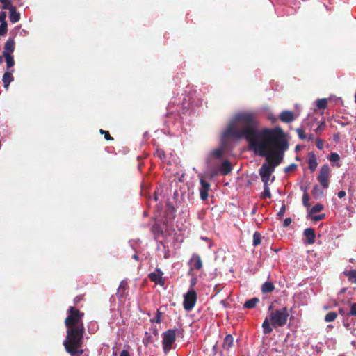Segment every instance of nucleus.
<instances>
[{"label":"nucleus","mask_w":356,"mask_h":356,"mask_svg":"<svg viewBox=\"0 0 356 356\" xmlns=\"http://www.w3.org/2000/svg\"><path fill=\"white\" fill-rule=\"evenodd\" d=\"M259 122L257 115L254 111H241L235 114L223 133V138L233 137L245 138L252 149L260 147L261 152L264 146L261 143L262 133L266 130H276V128H265L259 130Z\"/></svg>","instance_id":"1"},{"label":"nucleus","mask_w":356,"mask_h":356,"mask_svg":"<svg viewBox=\"0 0 356 356\" xmlns=\"http://www.w3.org/2000/svg\"><path fill=\"white\" fill-rule=\"evenodd\" d=\"M261 136L264 151L261 152L260 147H254L253 150L260 156H265L266 161L275 169L282 163L284 153L289 147L284 134L280 127H276V130L264 131Z\"/></svg>","instance_id":"2"},{"label":"nucleus","mask_w":356,"mask_h":356,"mask_svg":"<svg viewBox=\"0 0 356 356\" xmlns=\"http://www.w3.org/2000/svg\"><path fill=\"white\" fill-rule=\"evenodd\" d=\"M83 316L84 313L74 307L67 309V316L64 321L67 328L66 337L63 344L66 352L72 356H80L83 353L81 349L85 333Z\"/></svg>","instance_id":"3"},{"label":"nucleus","mask_w":356,"mask_h":356,"mask_svg":"<svg viewBox=\"0 0 356 356\" xmlns=\"http://www.w3.org/2000/svg\"><path fill=\"white\" fill-rule=\"evenodd\" d=\"M268 316L266 317L262 323L263 332L265 334L271 333L273 327H284L290 316L289 309L287 307L273 309V305H271L268 307Z\"/></svg>","instance_id":"4"},{"label":"nucleus","mask_w":356,"mask_h":356,"mask_svg":"<svg viewBox=\"0 0 356 356\" xmlns=\"http://www.w3.org/2000/svg\"><path fill=\"white\" fill-rule=\"evenodd\" d=\"M183 330L181 329H169L163 332L162 346L165 353H168L172 348V344L176 340V336L182 334Z\"/></svg>","instance_id":"5"},{"label":"nucleus","mask_w":356,"mask_h":356,"mask_svg":"<svg viewBox=\"0 0 356 356\" xmlns=\"http://www.w3.org/2000/svg\"><path fill=\"white\" fill-rule=\"evenodd\" d=\"M197 299V295L195 290H189L184 296V308L186 311H191L195 306Z\"/></svg>","instance_id":"6"},{"label":"nucleus","mask_w":356,"mask_h":356,"mask_svg":"<svg viewBox=\"0 0 356 356\" xmlns=\"http://www.w3.org/2000/svg\"><path fill=\"white\" fill-rule=\"evenodd\" d=\"M275 168L266 161L264 162L259 170V174L264 184L268 183Z\"/></svg>","instance_id":"7"},{"label":"nucleus","mask_w":356,"mask_h":356,"mask_svg":"<svg viewBox=\"0 0 356 356\" xmlns=\"http://www.w3.org/2000/svg\"><path fill=\"white\" fill-rule=\"evenodd\" d=\"M330 172L328 165H323L319 170L317 179L323 188H327L329 186Z\"/></svg>","instance_id":"8"},{"label":"nucleus","mask_w":356,"mask_h":356,"mask_svg":"<svg viewBox=\"0 0 356 356\" xmlns=\"http://www.w3.org/2000/svg\"><path fill=\"white\" fill-rule=\"evenodd\" d=\"M232 170V166L229 161H224L218 169L211 168L210 170V175L211 177L217 175L220 172L222 175L225 176L229 174Z\"/></svg>","instance_id":"9"},{"label":"nucleus","mask_w":356,"mask_h":356,"mask_svg":"<svg viewBox=\"0 0 356 356\" xmlns=\"http://www.w3.org/2000/svg\"><path fill=\"white\" fill-rule=\"evenodd\" d=\"M190 270H200L202 268V261L200 256L197 253H193L189 260Z\"/></svg>","instance_id":"10"},{"label":"nucleus","mask_w":356,"mask_h":356,"mask_svg":"<svg viewBox=\"0 0 356 356\" xmlns=\"http://www.w3.org/2000/svg\"><path fill=\"white\" fill-rule=\"evenodd\" d=\"M201 187L200 188V198L202 200H207L209 197V191L210 189V184L207 181L201 179H200Z\"/></svg>","instance_id":"11"},{"label":"nucleus","mask_w":356,"mask_h":356,"mask_svg":"<svg viewBox=\"0 0 356 356\" xmlns=\"http://www.w3.org/2000/svg\"><path fill=\"white\" fill-rule=\"evenodd\" d=\"M280 120L283 122L289 123L295 120V116L293 112L285 110L280 114Z\"/></svg>","instance_id":"12"},{"label":"nucleus","mask_w":356,"mask_h":356,"mask_svg":"<svg viewBox=\"0 0 356 356\" xmlns=\"http://www.w3.org/2000/svg\"><path fill=\"white\" fill-rule=\"evenodd\" d=\"M303 234L306 237L308 244L314 243L316 238V233L314 229L307 228L304 230Z\"/></svg>","instance_id":"13"},{"label":"nucleus","mask_w":356,"mask_h":356,"mask_svg":"<svg viewBox=\"0 0 356 356\" xmlns=\"http://www.w3.org/2000/svg\"><path fill=\"white\" fill-rule=\"evenodd\" d=\"M308 165L311 172H314L318 166L316 156L313 152L309 154Z\"/></svg>","instance_id":"14"},{"label":"nucleus","mask_w":356,"mask_h":356,"mask_svg":"<svg viewBox=\"0 0 356 356\" xmlns=\"http://www.w3.org/2000/svg\"><path fill=\"white\" fill-rule=\"evenodd\" d=\"M14 70H12L11 72H6L3 76L2 81L3 83V87L6 88V90L8 89L10 83L13 81L14 77L12 75V72Z\"/></svg>","instance_id":"15"},{"label":"nucleus","mask_w":356,"mask_h":356,"mask_svg":"<svg viewBox=\"0 0 356 356\" xmlns=\"http://www.w3.org/2000/svg\"><path fill=\"white\" fill-rule=\"evenodd\" d=\"M10 15H9V19L12 23H16L19 21L20 19V13L17 11L16 7H12L9 10Z\"/></svg>","instance_id":"16"},{"label":"nucleus","mask_w":356,"mask_h":356,"mask_svg":"<svg viewBox=\"0 0 356 356\" xmlns=\"http://www.w3.org/2000/svg\"><path fill=\"white\" fill-rule=\"evenodd\" d=\"M128 290V284L125 281H122L120 283L119 287L118 289L116 296L122 298L124 297L125 292Z\"/></svg>","instance_id":"17"},{"label":"nucleus","mask_w":356,"mask_h":356,"mask_svg":"<svg viewBox=\"0 0 356 356\" xmlns=\"http://www.w3.org/2000/svg\"><path fill=\"white\" fill-rule=\"evenodd\" d=\"M234 344V338L232 334H227L224 339L222 347L225 350H229Z\"/></svg>","instance_id":"18"},{"label":"nucleus","mask_w":356,"mask_h":356,"mask_svg":"<svg viewBox=\"0 0 356 356\" xmlns=\"http://www.w3.org/2000/svg\"><path fill=\"white\" fill-rule=\"evenodd\" d=\"M15 43L13 39L9 38L4 45V51L3 52H8V54H11L15 50Z\"/></svg>","instance_id":"19"},{"label":"nucleus","mask_w":356,"mask_h":356,"mask_svg":"<svg viewBox=\"0 0 356 356\" xmlns=\"http://www.w3.org/2000/svg\"><path fill=\"white\" fill-rule=\"evenodd\" d=\"M274 289L275 286L271 282H266L261 286V291L263 293H271Z\"/></svg>","instance_id":"20"},{"label":"nucleus","mask_w":356,"mask_h":356,"mask_svg":"<svg viewBox=\"0 0 356 356\" xmlns=\"http://www.w3.org/2000/svg\"><path fill=\"white\" fill-rule=\"evenodd\" d=\"M224 152H225V149L223 147H218V148L211 151L210 153V156L220 159L222 158Z\"/></svg>","instance_id":"21"},{"label":"nucleus","mask_w":356,"mask_h":356,"mask_svg":"<svg viewBox=\"0 0 356 356\" xmlns=\"http://www.w3.org/2000/svg\"><path fill=\"white\" fill-rule=\"evenodd\" d=\"M151 232L154 234L155 238H159L163 234V230L160 225L154 224L152 228Z\"/></svg>","instance_id":"22"},{"label":"nucleus","mask_w":356,"mask_h":356,"mask_svg":"<svg viewBox=\"0 0 356 356\" xmlns=\"http://www.w3.org/2000/svg\"><path fill=\"white\" fill-rule=\"evenodd\" d=\"M260 197L261 199H269L271 197L269 183L264 184V191L261 193Z\"/></svg>","instance_id":"23"},{"label":"nucleus","mask_w":356,"mask_h":356,"mask_svg":"<svg viewBox=\"0 0 356 356\" xmlns=\"http://www.w3.org/2000/svg\"><path fill=\"white\" fill-rule=\"evenodd\" d=\"M259 302V299L258 298H252L248 300H247L243 307L248 309H252L256 307L257 304Z\"/></svg>","instance_id":"24"},{"label":"nucleus","mask_w":356,"mask_h":356,"mask_svg":"<svg viewBox=\"0 0 356 356\" xmlns=\"http://www.w3.org/2000/svg\"><path fill=\"white\" fill-rule=\"evenodd\" d=\"M3 55L5 57L6 66L8 68H10L15 65L14 58L13 56L8 54V52H3Z\"/></svg>","instance_id":"25"},{"label":"nucleus","mask_w":356,"mask_h":356,"mask_svg":"<svg viewBox=\"0 0 356 356\" xmlns=\"http://www.w3.org/2000/svg\"><path fill=\"white\" fill-rule=\"evenodd\" d=\"M312 195L315 199H319L323 195V191L318 185H315L312 191Z\"/></svg>","instance_id":"26"},{"label":"nucleus","mask_w":356,"mask_h":356,"mask_svg":"<svg viewBox=\"0 0 356 356\" xmlns=\"http://www.w3.org/2000/svg\"><path fill=\"white\" fill-rule=\"evenodd\" d=\"M343 274L348 277L350 282L356 284V270L344 271Z\"/></svg>","instance_id":"27"},{"label":"nucleus","mask_w":356,"mask_h":356,"mask_svg":"<svg viewBox=\"0 0 356 356\" xmlns=\"http://www.w3.org/2000/svg\"><path fill=\"white\" fill-rule=\"evenodd\" d=\"M148 277L152 282H154L156 284H161L162 282L161 276L156 273H151L149 274Z\"/></svg>","instance_id":"28"},{"label":"nucleus","mask_w":356,"mask_h":356,"mask_svg":"<svg viewBox=\"0 0 356 356\" xmlns=\"http://www.w3.org/2000/svg\"><path fill=\"white\" fill-rule=\"evenodd\" d=\"M316 105L318 109H325L327 106V100L325 98L318 99Z\"/></svg>","instance_id":"29"},{"label":"nucleus","mask_w":356,"mask_h":356,"mask_svg":"<svg viewBox=\"0 0 356 356\" xmlns=\"http://www.w3.org/2000/svg\"><path fill=\"white\" fill-rule=\"evenodd\" d=\"M163 315V312L160 311V309L156 310V316L150 319L152 323H161V317Z\"/></svg>","instance_id":"30"},{"label":"nucleus","mask_w":356,"mask_h":356,"mask_svg":"<svg viewBox=\"0 0 356 356\" xmlns=\"http://www.w3.org/2000/svg\"><path fill=\"white\" fill-rule=\"evenodd\" d=\"M337 317V313L335 312H330L325 316V321L327 323L334 321Z\"/></svg>","instance_id":"31"},{"label":"nucleus","mask_w":356,"mask_h":356,"mask_svg":"<svg viewBox=\"0 0 356 356\" xmlns=\"http://www.w3.org/2000/svg\"><path fill=\"white\" fill-rule=\"evenodd\" d=\"M261 234L258 232H254V234H253V245L257 246V245H259L261 243Z\"/></svg>","instance_id":"32"},{"label":"nucleus","mask_w":356,"mask_h":356,"mask_svg":"<svg viewBox=\"0 0 356 356\" xmlns=\"http://www.w3.org/2000/svg\"><path fill=\"white\" fill-rule=\"evenodd\" d=\"M323 205L318 203L316 204L314 206L312 207V208L310 210V213H316L321 212L323 209Z\"/></svg>","instance_id":"33"},{"label":"nucleus","mask_w":356,"mask_h":356,"mask_svg":"<svg viewBox=\"0 0 356 356\" xmlns=\"http://www.w3.org/2000/svg\"><path fill=\"white\" fill-rule=\"evenodd\" d=\"M309 202V194L305 192L302 195V204L307 208H309L310 207V204Z\"/></svg>","instance_id":"34"},{"label":"nucleus","mask_w":356,"mask_h":356,"mask_svg":"<svg viewBox=\"0 0 356 356\" xmlns=\"http://www.w3.org/2000/svg\"><path fill=\"white\" fill-rule=\"evenodd\" d=\"M0 2L3 3L2 8L4 10H10V8L14 7L11 5L10 0H0Z\"/></svg>","instance_id":"35"},{"label":"nucleus","mask_w":356,"mask_h":356,"mask_svg":"<svg viewBox=\"0 0 356 356\" xmlns=\"http://www.w3.org/2000/svg\"><path fill=\"white\" fill-rule=\"evenodd\" d=\"M7 22H2L0 24V36H3L7 33Z\"/></svg>","instance_id":"36"},{"label":"nucleus","mask_w":356,"mask_h":356,"mask_svg":"<svg viewBox=\"0 0 356 356\" xmlns=\"http://www.w3.org/2000/svg\"><path fill=\"white\" fill-rule=\"evenodd\" d=\"M154 156H157L161 160H164L165 159V154L162 149H156L154 152Z\"/></svg>","instance_id":"37"},{"label":"nucleus","mask_w":356,"mask_h":356,"mask_svg":"<svg viewBox=\"0 0 356 356\" xmlns=\"http://www.w3.org/2000/svg\"><path fill=\"white\" fill-rule=\"evenodd\" d=\"M328 158L331 162H337L340 159L339 155L336 152H332Z\"/></svg>","instance_id":"38"},{"label":"nucleus","mask_w":356,"mask_h":356,"mask_svg":"<svg viewBox=\"0 0 356 356\" xmlns=\"http://www.w3.org/2000/svg\"><path fill=\"white\" fill-rule=\"evenodd\" d=\"M99 133L102 134V135H104V138L106 140H113V138L111 136L109 132L108 131H105V130H103V129H100L99 130Z\"/></svg>","instance_id":"39"},{"label":"nucleus","mask_w":356,"mask_h":356,"mask_svg":"<svg viewBox=\"0 0 356 356\" xmlns=\"http://www.w3.org/2000/svg\"><path fill=\"white\" fill-rule=\"evenodd\" d=\"M296 133L298 134V137L300 138V139H301V140L306 139V134L305 133V131L302 129L298 128V129H296Z\"/></svg>","instance_id":"40"},{"label":"nucleus","mask_w":356,"mask_h":356,"mask_svg":"<svg viewBox=\"0 0 356 356\" xmlns=\"http://www.w3.org/2000/svg\"><path fill=\"white\" fill-rule=\"evenodd\" d=\"M286 205L285 204H283L282 206V207L280 208L279 212L277 213V217H278V219L279 220H282L284 213H285V211H286Z\"/></svg>","instance_id":"41"},{"label":"nucleus","mask_w":356,"mask_h":356,"mask_svg":"<svg viewBox=\"0 0 356 356\" xmlns=\"http://www.w3.org/2000/svg\"><path fill=\"white\" fill-rule=\"evenodd\" d=\"M316 146L318 149H320V150L323 149V140L320 138H317L316 140Z\"/></svg>","instance_id":"42"},{"label":"nucleus","mask_w":356,"mask_h":356,"mask_svg":"<svg viewBox=\"0 0 356 356\" xmlns=\"http://www.w3.org/2000/svg\"><path fill=\"white\" fill-rule=\"evenodd\" d=\"M296 168H297V165L296 164L291 163V165H289V166L285 168L284 172H289L293 171L295 169H296Z\"/></svg>","instance_id":"43"},{"label":"nucleus","mask_w":356,"mask_h":356,"mask_svg":"<svg viewBox=\"0 0 356 356\" xmlns=\"http://www.w3.org/2000/svg\"><path fill=\"white\" fill-rule=\"evenodd\" d=\"M349 314L350 316H356V303H353L351 305Z\"/></svg>","instance_id":"44"},{"label":"nucleus","mask_w":356,"mask_h":356,"mask_svg":"<svg viewBox=\"0 0 356 356\" xmlns=\"http://www.w3.org/2000/svg\"><path fill=\"white\" fill-rule=\"evenodd\" d=\"M325 218V214L316 215L312 217V220L315 222L320 221Z\"/></svg>","instance_id":"45"},{"label":"nucleus","mask_w":356,"mask_h":356,"mask_svg":"<svg viewBox=\"0 0 356 356\" xmlns=\"http://www.w3.org/2000/svg\"><path fill=\"white\" fill-rule=\"evenodd\" d=\"M6 19V13L4 11H1L0 13V23L7 22Z\"/></svg>","instance_id":"46"},{"label":"nucleus","mask_w":356,"mask_h":356,"mask_svg":"<svg viewBox=\"0 0 356 356\" xmlns=\"http://www.w3.org/2000/svg\"><path fill=\"white\" fill-rule=\"evenodd\" d=\"M291 218H286L284 220V222H283V227H287L290 225V224L291 223Z\"/></svg>","instance_id":"47"},{"label":"nucleus","mask_w":356,"mask_h":356,"mask_svg":"<svg viewBox=\"0 0 356 356\" xmlns=\"http://www.w3.org/2000/svg\"><path fill=\"white\" fill-rule=\"evenodd\" d=\"M325 127V122L324 121L321 122L318 127L316 129L315 131L316 133L322 131Z\"/></svg>","instance_id":"48"},{"label":"nucleus","mask_w":356,"mask_h":356,"mask_svg":"<svg viewBox=\"0 0 356 356\" xmlns=\"http://www.w3.org/2000/svg\"><path fill=\"white\" fill-rule=\"evenodd\" d=\"M339 314H340L341 315H342V316H343V318H346V317H348V316H350L349 312H348V313H347V312L345 311V309H343V308H340V309H339Z\"/></svg>","instance_id":"49"},{"label":"nucleus","mask_w":356,"mask_h":356,"mask_svg":"<svg viewBox=\"0 0 356 356\" xmlns=\"http://www.w3.org/2000/svg\"><path fill=\"white\" fill-rule=\"evenodd\" d=\"M167 206L168 207V209L171 210L172 213H175L176 211L175 207L170 202H168Z\"/></svg>","instance_id":"50"},{"label":"nucleus","mask_w":356,"mask_h":356,"mask_svg":"<svg viewBox=\"0 0 356 356\" xmlns=\"http://www.w3.org/2000/svg\"><path fill=\"white\" fill-rule=\"evenodd\" d=\"M346 195V192L344 191H340L338 192L337 193V196L339 198L341 199L343 197H344Z\"/></svg>","instance_id":"51"},{"label":"nucleus","mask_w":356,"mask_h":356,"mask_svg":"<svg viewBox=\"0 0 356 356\" xmlns=\"http://www.w3.org/2000/svg\"><path fill=\"white\" fill-rule=\"evenodd\" d=\"M343 325L346 327H350V323L348 322V317H346L343 318Z\"/></svg>","instance_id":"52"},{"label":"nucleus","mask_w":356,"mask_h":356,"mask_svg":"<svg viewBox=\"0 0 356 356\" xmlns=\"http://www.w3.org/2000/svg\"><path fill=\"white\" fill-rule=\"evenodd\" d=\"M120 356H130L128 350H123L121 351Z\"/></svg>","instance_id":"53"},{"label":"nucleus","mask_w":356,"mask_h":356,"mask_svg":"<svg viewBox=\"0 0 356 356\" xmlns=\"http://www.w3.org/2000/svg\"><path fill=\"white\" fill-rule=\"evenodd\" d=\"M197 283V278L195 277V278H193L191 280V286H194Z\"/></svg>","instance_id":"54"},{"label":"nucleus","mask_w":356,"mask_h":356,"mask_svg":"<svg viewBox=\"0 0 356 356\" xmlns=\"http://www.w3.org/2000/svg\"><path fill=\"white\" fill-rule=\"evenodd\" d=\"M152 333H153L155 336H157V335L159 334V331H158V330H157V329L154 328V329L153 330Z\"/></svg>","instance_id":"55"},{"label":"nucleus","mask_w":356,"mask_h":356,"mask_svg":"<svg viewBox=\"0 0 356 356\" xmlns=\"http://www.w3.org/2000/svg\"><path fill=\"white\" fill-rule=\"evenodd\" d=\"M79 300H80L79 297H78V296H77V297H76V298H74L75 304H76Z\"/></svg>","instance_id":"56"},{"label":"nucleus","mask_w":356,"mask_h":356,"mask_svg":"<svg viewBox=\"0 0 356 356\" xmlns=\"http://www.w3.org/2000/svg\"><path fill=\"white\" fill-rule=\"evenodd\" d=\"M133 258L136 260H138V256L137 254H134L133 255Z\"/></svg>","instance_id":"57"},{"label":"nucleus","mask_w":356,"mask_h":356,"mask_svg":"<svg viewBox=\"0 0 356 356\" xmlns=\"http://www.w3.org/2000/svg\"><path fill=\"white\" fill-rule=\"evenodd\" d=\"M312 139H313V135H312V134H311V135L309 136V140H312Z\"/></svg>","instance_id":"58"},{"label":"nucleus","mask_w":356,"mask_h":356,"mask_svg":"<svg viewBox=\"0 0 356 356\" xmlns=\"http://www.w3.org/2000/svg\"><path fill=\"white\" fill-rule=\"evenodd\" d=\"M298 149H299V145H297V146L296 147V151H298Z\"/></svg>","instance_id":"59"},{"label":"nucleus","mask_w":356,"mask_h":356,"mask_svg":"<svg viewBox=\"0 0 356 356\" xmlns=\"http://www.w3.org/2000/svg\"><path fill=\"white\" fill-rule=\"evenodd\" d=\"M329 308H330V307H327V306H325V307H324V309H326V310H327V309H328Z\"/></svg>","instance_id":"60"},{"label":"nucleus","mask_w":356,"mask_h":356,"mask_svg":"<svg viewBox=\"0 0 356 356\" xmlns=\"http://www.w3.org/2000/svg\"><path fill=\"white\" fill-rule=\"evenodd\" d=\"M275 180V177H273L272 179H271V182H273Z\"/></svg>","instance_id":"61"},{"label":"nucleus","mask_w":356,"mask_h":356,"mask_svg":"<svg viewBox=\"0 0 356 356\" xmlns=\"http://www.w3.org/2000/svg\"><path fill=\"white\" fill-rule=\"evenodd\" d=\"M344 291H345V289H341V293H343V292H344Z\"/></svg>","instance_id":"62"},{"label":"nucleus","mask_w":356,"mask_h":356,"mask_svg":"<svg viewBox=\"0 0 356 356\" xmlns=\"http://www.w3.org/2000/svg\"><path fill=\"white\" fill-rule=\"evenodd\" d=\"M332 327V326L331 325H328V327H329V328H331Z\"/></svg>","instance_id":"63"}]
</instances>
